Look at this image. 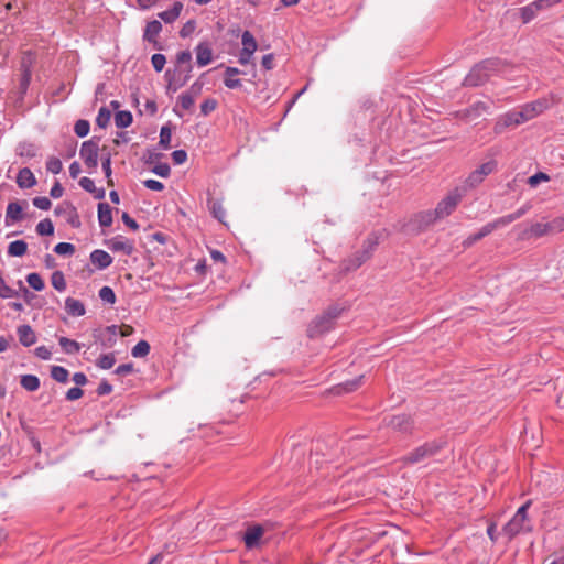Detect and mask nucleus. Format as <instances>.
Listing matches in <instances>:
<instances>
[{"label":"nucleus","mask_w":564,"mask_h":564,"mask_svg":"<svg viewBox=\"0 0 564 564\" xmlns=\"http://www.w3.org/2000/svg\"><path fill=\"white\" fill-rule=\"evenodd\" d=\"M462 198L463 193L458 188L453 189L436 205L435 209L423 212L419 215L421 223L427 226L437 219L449 216L456 209Z\"/></svg>","instance_id":"obj_2"},{"label":"nucleus","mask_w":564,"mask_h":564,"mask_svg":"<svg viewBox=\"0 0 564 564\" xmlns=\"http://www.w3.org/2000/svg\"><path fill=\"white\" fill-rule=\"evenodd\" d=\"M98 223L100 227H109L112 224L111 207L107 203L98 204Z\"/></svg>","instance_id":"obj_28"},{"label":"nucleus","mask_w":564,"mask_h":564,"mask_svg":"<svg viewBox=\"0 0 564 564\" xmlns=\"http://www.w3.org/2000/svg\"><path fill=\"white\" fill-rule=\"evenodd\" d=\"M496 221H490L486 224L478 232L469 235L463 242V246L465 248L471 247L475 242L478 240L485 238L486 236L490 235L494 230L498 229Z\"/></svg>","instance_id":"obj_18"},{"label":"nucleus","mask_w":564,"mask_h":564,"mask_svg":"<svg viewBox=\"0 0 564 564\" xmlns=\"http://www.w3.org/2000/svg\"><path fill=\"white\" fill-rule=\"evenodd\" d=\"M17 184L20 188H31L36 184V178L29 167H23L17 175Z\"/></svg>","instance_id":"obj_25"},{"label":"nucleus","mask_w":564,"mask_h":564,"mask_svg":"<svg viewBox=\"0 0 564 564\" xmlns=\"http://www.w3.org/2000/svg\"><path fill=\"white\" fill-rule=\"evenodd\" d=\"M378 242L379 241H378L377 235L369 236L364 242L360 256L357 257V263L352 264V265H347L346 269L347 270L358 269L362 263H365L370 258V256L373 252L375 248L377 247Z\"/></svg>","instance_id":"obj_16"},{"label":"nucleus","mask_w":564,"mask_h":564,"mask_svg":"<svg viewBox=\"0 0 564 564\" xmlns=\"http://www.w3.org/2000/svg\"><path fill=\"white\" fill-rule=\"evenodd\" d=\"M79 185L83 189H85L88 193H95L96 191L95 182L89 177H82L79 180Z\"/></svg>","instance_id":"obj_62"},{"label":"nucleus","mask_w":564,"mask_h":564,"mask_svg":"<svg viewBox=\"0 0 564 564\" xmlns=\"http://www.w3.org/2000/svg\"><path fill=\"white\" fill-rule=\"evenodd\" d=\"M150 344L147 340H140L132 349L131 355L134 358H143L150 352Z\"/></svg>","instance_id":"obj_41"},{"label":"nucleus","mask_w":564,"mask_h":564,"mask_svg":"<svg viewBox=\"0 0 564 564\" xmlns=\"http://www.w3.org/2000/svg\"><path fill=\"white\" fill-rule=\"evenodd\" d=\"M242 50L254 53L258 48L254 36L249 31H245L241 35Z\"/></svg>","instance_id":"obj_38"},{"label":"nucleus","mask_w":564,"mask_h":564,"mask_svg":"<svg viewBox=\"0 0 564 564\" xmlns=\"http://www.w3.org/2000/svg\"><path fill=\"white\" fill-rule=\"evenodd\" d=\"M492 65V63H479L475 65L464 79L465 86L476 87L486 83L490 74L484 72V68Z\"/></svg>","instance_id":"obj_10"},{"label":"nucleus","mask_w":564,"mask_h":564,"mask_svg":"<svg viewBox=\"0 0 564 564\" xmlns=\"http://www.w3.org/2000/svg\"><path fill=\"white\" fill-rule=\"evenodd\" d=\"M63 169L62 161L58 158L51 156L48 158L46 162V170L51 172L52 174H58L61 173Z\"/></svg>","instance_id":"obj_53"},{"label":"nucleus","mask_w":564,"mask_h":564,"mask_svg":"<svg viewBox=\"0 0 564 564\" xmlns=\"http://www.w3.org/2000/svg\"><path fill=\"white\" fill-rule=\"evenodd\" d=\"M196 29V22L194 20H188L181 29L180 35L185 39L188 37Z\"/></svg>","instance_id":"obj_59"},{"label":"nucleus","mask_w":564,"mask_h":564,"mask_svg":"<svg viewBox=\"0 0 564 564\" xmlns=\"http://www.w3.org/2000/svg\"><path fill=\"white\" fill-rule=\"evenodd\" d=\"M481 63H492V65L484 68V72L489 73L490 76L501 73L505 68V64L499 58H489L482 61Z\"/></svg>","instance_id":"obj_47"},{"label":"nucleus","mask_w":564,"mask_h":564,"mask_svg":"<svg viewBox=\"0 0 564 564\" xmlns=\"http://www.w3.org/2000/svg\"><path fill=\"white\" fill-rule=\"evenodd\" d=\"M444 446H445V442H443L442 440H433V441L426 442V443L417 446L410 453H408L403 457V462L405 464H411V465L425 462L426 459L432 458L435 455H437L444 448Z\"/></svg>","instance_id":"obj_4"},{"label":"nucleus","mask_w":564,"mask_h":564,"mask_svg":"<svg viewBox=\"0 0 564 564\" xmlns=\"http://www.w3.org/2000/svg\"><path fill=\"white\" fill-rule=\"evenodd\" d=\"M115 364L116 357L113 352L104 354L96 361L97 367L105 370L112 368Z\"/></svg>","instance_id":"obj_43"},{"label":"nucleus","mask_w":564,"mask_h":564,"mask_svg":"<svg viewBox=\"0 0 564 564\" xmlns=\"http://www.w3.org/2000/svg\"><path fill=\"white\" fill-rule=\"evenodd\" d=\"M28 251V245L24 240H14L8 246V254L11 257H23Z\"/></svg>","instance_id":"obj_33"},{"label":"nucleus","mask_w":564,"mask_h":564,"mask_svg":"<svg viewBox=\"0 0 564 564\" xmlns=\"http://www.w3.org/2000/svg\"><path fill=\"white\" fill-rule=\"evenodd\" d=\"M172 159L175 164H183L187 160V153L185 150H175L172 153Z\"/></svg>","instance_id":"obj_63"},{"label":"nucleus","mask_w":564,"mask_h":564,"mask_svg":"<svg viewBox=\"0 0 564 564\" xmlns=\"http://www.w3.org/2000/svg\"><path fill=\"white\" fill-rule=\"evenodd\" d=\"M111 119V112L108 108L101 107L96 117V123L99 128H106Z\"/></svg>","instance_id":"obj_49"},{"label":"nucleus","mask_w":564,"mask_h":564,"mask_svg":"<svg viewBox=\"0 0 564 564\" xmlns=\"http://www.w3.org/2000/svg\"><path fill=\"white\" fill-rule=\"evenodd\" d=\"M54 252L59 256H72L75 252V246L69 242H59L54 247Z\"/></svg>","instance_id":"obj_51"},{"label":"nucleus","mask_w":564,"mask_h":564,"mask_svg":"<svg viewBox=\"0 0 564 564\" xmlns=\"http://www.w3.org/2000/svg\"><path fill=\"white\" fill-rule=\"evenodd\" d=\"M32 203L36 208L41 210H47L52 206L51 200L46 196L34 197Z\"/></svg>","instance_id":"obj_57"},{"label":"nucleus","mask_w":564,"mask_h":564,"mask_svg":"<svg viewBox=\"0 0 564 564\" xmlns=\"http://www.w3.org/2000/svg\"><path fill=\"white\" fill-rule=\"evenodd\" d=\"M90 261L98 270H105L112 263V257L101 249H96L90 253Z\"/></svg>","instance_id":"obj_21"},{"label":"nucleus","mask_w":564,"mask_h":564,"mask_svg":"<svg viewBox=\"0 0 564 564\" xmlns=\"http://www.w3.org/2000/svg\"><path fill=\"white\" fill-rule=\"evenodd\" d=\"M208 208L216 219L224 223V219L226 217V210L223 207V204L220 200H217L214 198L208 199Z\"/></svg>","instance_id":"obj_36"},{"label":"nucleus","mask_w":564,"mask_h":564,"mask_svg":"<svg viewBox=\"0 0 564 564\" xmlns=\"http://www.w3.org/2000/svg\"><path fill=\"white\" fill-rule=\"evenodd\" d=\"M362 379H364V376H359L352 380H348L344 383H340L338 384L337 387L334 388L335 392L337 394H341V393H346V392H352L355 391L358 387H360L361 382H362Z\"/></svg>","instance_id":"obj_31"},{"label":"nucleus","mask_w":564,"mask_h":564,"mask_svg":"<svg viewBox=\"0 0 564 564\" xmlns=\"http://www.w3.org/2000/svg\"><path fill=\"white\" fill-rule=\"evenodd\" d=\"M496 165L497 163L494 160L481 164L478 169H476L468 175V177L466 178V185L468 187H475L479 185L487 175L494 172Z\"/></svg>","instance_id":"obj_11"},{"label":"nucleus","mask_w":564,"mask_h":564,"mask_svg":"<svg viewBox=\"0 0 564 564\" xmlns=\"http://www.w3.org/2000/svg\"><path fill=\"white\" fill-rule=\"evenodd\" d=\"M26 282L35 291H42L45 288V283L39 273H29L26 275Z\"/></svg>","instance_id":"obj_45"},{"label":"nucleus","mask_w":564,"mask_h":564,"mask_svg":"<svg viewBox=\"0 0 564 564\" xmlns=\"http://www.w3.org/2000/svg\"><path fill=\"white\" fill-rule=\"evenodd\" d=\"M388 426H390L393 431L400 432L402 434H411L413 431L414 422L410 415L399 414L390 417Z\"/></svg>","instance_id":"obj_15"},{"label":"nucleus","mask_w":564,"mask_h":564,"mask_svg":"<svg viewBox=\"0 0 564 564\" xmlns=\"http://www.w3.org/2000/svg\"><path fill=\"white\" fill-rule=\"evenodd\" d=\"M152 172L161 177H169L171 173L170 165L167 163H159L154 165Z\"/></svg>","instance_id":"obj_58"},{"label":"nucleus","mask_w":564,"mask_h":564,"mask_svg":"<svg viewBox=\"0 0 564 564\" xmlns=\"http://www.w3.org/2000/svg\"><path fill=\"white\" fill-rule=\"evenodd\" d=\"M18 291L13 290L11 286L7 285L6 282L0 285V297L1 299H11L18 296Z\"/></svg>","instance_id":"obj_60"},{"label":"nucleus","mask_w":564,"mask_h":564,"mask_svg":"<svg viewBox=\"0 0 564 564\" xmlns=\"http://www.w3.org/2000/svg\"><path fill=\"white\" fill-rule=\"evenodd\" d=\"M99 140L93 138L83 142L79 156L88 169H97L98 166Z\"/></svg>","instance_id":"obj_6"},{"label":"nucleus","mask_w":564,"mask_h":564,"mask_svg":"<svg viewBox=\"0 0 564 564\" xmlns=\"http://www.w3.org/2000/svg\"><path fill=\"white\" fill-rule=\"evenodd\" d=\"M93 335L97 341H100L104 348H111L117 343V338H115V336H109L101 330H95Z\"/></svg>","instance_id":"obj_39"},{"label":"nucleus","mask_w":564,"mask_h":564,"mask_svg":"<svg viewBox=\"0 0 564 564\" xmlns=\"http://www.w3.org/2000/svg\"><path fill=\"white\" fill-rule=\"evenodd\" d=\"M106 246L112 252H121L126 256H131L134 251L133 241L129 240L128 238L121 235L115 236L111 239L107 240Z\"/></svg>","instance_id":"obj_13"},{"label":"nucleus","mask_w":564,"mask_h":564,"mask_svg":"<svg viewBox=\"0 0 564 564\" xmlns=\"http://www.w3.org/2000/svg\"><path fill=\"white\" fill-rule=\"evenodd\" d=\"M58 343L63 350L68 355H75L82 348V345L78 341L69 339L67 337H59Z\"/></svg>","instance_id":"obj_35"},{"label":"nucleus","mask_w":564,"mask_h":564,"mask_svg":"<svg viewBox=\"0 0 564 564\" xmlns=\"http://www.w3.org/2000/svg\"><path fill=\"white\" fill-rule=\"evenodd\" d=\"M17 155L24 159H33L37 154V147L30 142H20L15 148Z\"/></svg>","instance_id":"obj_29"},{"label":"nucleus","mask_w":564,"mask_h":564,"mask_svg":"<svg viewBox=\"0 0 564 564\" xmlns=\"http://www.w3.org/2000/svg\"><path fill=\"white\" fill-rule=\"evenodd\" d=\"M99 299L107 304H115L116 303V294L110 286H102L98 292Z\"/></svg>","instance_id":"obj_46"},{"label":"nucleus","mask_w":564,"mask_h":564,"mask_svg":"<svg viewBox=\"0 0 564 564\" xmlns=\"http://www.w3.org/2000/svg\"><path fill=\"white\" fill-rule=\"evenodd\" d=\"M217 108V101L213 98L206 99L200 105V112L203 116H208L210 112H213Z\"/></svg>","instance_id":"obj_56"},{"label":"nucleus","mask_w":564,"mask_h":564,"mask_svg":"<svg viewBox=\"0 0 564 564\" xmlns=\"http://www.w3.org/2000/svg\"><path fill=\"white\" fill-rule=\"evenodd\" d=\"M54 213L57 216H63L73 228H78L80 226V219L77 209L69 202H63L58 204L55 207Z\"/></svg>","instance_id":"obj_12"},{"label":"nucleus","mask_w":564,"mask_h":564,"mask_svg":"<svg viewBox=\"0 0 564 564\" xmlns=\"http://www.w3.org/2000/svg\"><path fill=\"white\" fill-rule=\"evenodd\" d=\"M176 63L180 68L185 66L184 72H186L185 80L189 77V74L193 69L192 66V53L189 51L178 52L176 55Z\"/></svg>","instance_id":"obj_30"},{"label":"nucleus","mask_w":564,"mask_h":564,"mask_svg":"<svg viewBox=\"0 0 564 564\" xmlns=\"http://www.w3.org/2000/svg\"><path fill=\"white\" fill-rule=\"evenodd\" d=\"M182 10L183 3L176 1L173 3L171 9L160 12L158 15L165 23H173L180 17Z\"/></svg>","instance_id":"obj_27"},{"label":"nucleus","mask_w":564,"mask_h":564,"mask_svg":"<svg viewBox=\"0 0 564 564\" xmlns=\"http://www.w3.org/2000/svg\"><path fill=\"white\" fill-rule=\"evenodd\" d=\"M132 113L128 110L117 111L115 115V123L118 128H127L132 123Z\"/></svg>","instance_id":"obj_37"},{"label":"nucleus","mask_w":564,"mask_h":564,"mask_svg":"<svg viewBox=\"0 0 564 564\" xmlns=\"http://www.w3.org/2000/svg\"><path fill=\"white\" fill-rule=\"evenodd\" d=\"M19 341L24 347H30L36 341V335L30 325H20L17 328Z\"/></svg>","instance_id":"obj_23"},{"label":"nucleus","mask_w":564,"mask_h":564,"mask_svg":"<svg viewBox=\"0 0 564 564\" xmlns=\"http://www.w3.org/2000/svg\"><path fill=\"white\" fill-rule=\"evenodd\" d=\"M90 124L87 120L80 119L77 120L74 126V132L77 137L84 138L89 133Z\"/></svg>","instance_id":"obj_50"},{"label":"nucleus","mask_w":564,"mask_h":564,"mask_svg":"<svg viewBox=\"0 0 564 564\" xmlns=\"http://www.w3.org/2000/svg\"><path fill=\"white\" fill-rule=\"evenodd\" d=\"M162 31V23L158 20H152L147 23L142 39L153 45L155 50H162L161 44L158 41V36Z\"/></svg>","instance_id":"obj_17"},{"label":"nucleus","mask_w":564,"mask_h":564,"mask_svg":"<svg viewBox=\"0 0 564 564\" xmlns=\"http://www.w3.org/2000/svg\"><path fill=\"white\" fill-rule=\"evenodd\" d=\"M341 311L338 306H332L324 314L313 319L307 328L308 337L316 338L329 332Z\"/></svg>","instance_id":"obj_3"},{"label":"nucleus","mask_w":564,"mask_h":564,"mask_svg":"<svg viewBox=\"0 0 564 564\" xmlns=\"http://www.w3.org/2000/svg\"><path fill=\"white\" fill-rule=\"evenodd\" d=\"M65 310L72 316H83L86 313L85 305L79 300L67 297L65 300Z\"/></svg>","instance_id":"obj_26"},{"label":"nucleus","mask_w":564,"mask_h":564,"mask_svg":"<svg viewBox=\"0 0 564 564\" xmlns=\"http://www.w3.org/2000/svg\"><path fill=\"white\" fill-rule=\"evenodd\" d=\"M69 372L66 368L62 366H52L51 368V377L61 383H66L68 381Z\"/></svg>","instance_id":"obj_40"},{"label":"nucleus","mask_w":564,"mask_h":564,"mask_svg":"<svg viewBox=\"0 0 564 564\" xmlns=\"http://www.w3.org/2000/svg\"><path fill=\"white\" fill-rule=\"evenodd\" d=\"M37 235L40 236H51L54 234V226L51 219L45 218L41 220L35 228Z\"/></svg>","instance_id":"obj_42"},{"label":"nucleus","mask_w":564,"mask_h":564,"mask_svg":"<svg viewBox=\"0 0 564 564\" xmlns=\"http://www.w3.org/2000/svg\"><path fill=\"white\" fill-rule=\"evenodd\" d=\"M561 0H535L528 6L520 9V14L523 23H529L531 20H533L536 14L542 11L546 10L556 3H558Z\"/></svg>","instance_id":"obj_9"},{"label":"nucleus","mask_w":564,"mask_h":564,"mask_svg":"<svg viewBox=\"0 0 564 564\" xmlns=\"http://www.w3.org/2000/svg\"><path fill=\"white\" fill-rule=\"evenodd\" d=\"M20 384L26 391L34 392L40 388V379L34 375H23Z\"/></svg>","instance_id":"obj_34"},{"label":"nucleus","mask_w":564,"mask_h":564,"mask_svg":"<svg viewBox=\"0 0 564 564\" xmlns=\"http://www.w3.org/2000/svg\"><path fill=\"white\" fill-rule=\"evenodd\" d=\"M151 63L153 68L159 73L162 72L165 64H166V57L161 53H155L151 57Z\"/></svg>","instance_id":"obj_54"},{"label":"nucleus","mask_w":564,"mask_h":564,"mask_svg":"<svg viewBox=\"0 0 564 564\" xmlns=\"http://www.w3.org/2000/svg\"><path fill=\"white\" fill-rule=\"evenodd\" d=\"M33 63V55L28 52L21 59V78H20V93L24 95L30 86L32 70L31 66Z\"/></svg>","instance_id":"obj_14"},{"label":"nucleus","mask_w":564,"mask_h":564,"mask_svg":"<svg viewBox=\"0 0 564 564\" xmlns=\"http://www.w3.org/2000/svg\"><path fill=\"white\" fill-rule=\"evenodd\" d=\"M143 185L148 189L155 191V192H161L164 189V184L162 182L152 180V178L143 181Z\"/></svg>","instance_id":"obj_61"},{"label":"nucleus","mask_w":564,"mask_h":564,"mask_svg":"<svg viewBox=\"0 0 564 564\" xmlns=\"http://www.w3.org/2000/svg\"><path fill=\"white\" fill-rule=\"evenodd\" d=\"M195 104V96L192 93H182L178 96L177 105L184 110H191Z\"/></svg>","instance_id":"obj_48"},{"label":"nucleus","mask_w":564,"mask_h":564,"mask_svg":"<svg viewBox=\"0 0 564 564\" xmlns=\"http://www.w3.org/2000/svg\"><path fill=\"white\" fill-rule=\"evenodd\" d=\"M552 105V101L549 98H540L532 102L524 104L520 107L522 115L520 117L524 118L525 122L534 119L535 117L543 113L546 109H549Z\"/></svg>","instance_id":"obj_8"},{"label":"nucleus","mask_w":564,"mask_h":564,"mask_svg":"<svg viewBox=\"0 0 564 564\" xmlns=\"http://www.w3.org/2000/svg\"><path fill=\"white\" fill-rule=\"evenodd\" d=\"M487 111L488 106L482 101H478L464 111V117L467 119H476Z\"/></svg>","instance_id":"obj_32"},{"label":"nucleus","mask_w":564,"mask_h":564,"mask_svg":"<svg viewBox=\"0 0 564 564\" xmlns=\"http://www.w3.org/2000/svg\"><path fill=\"white\" fill-rule=\"evenodd\" d=\"M522 115L520 108L507 111L503 115H500L495 123L494 131L497 134H501L507 128L517 127L525 122L524 118L520 117Z\"/></svg>","instance_id":"obj_7"},{"label":"nucleus","mask_w":564,"mask_h":564,"mask_svg":"<svg viewBox=\"0 0 564 564\" xmlns=\"http://www.w3.org/2000/svg\"><path fill=\"white\" fill-rule=\"evenodd\" d=\"M530 208L531 206L529 204H525L518 208L516 212L495 219V221L499 228H502L523 217L530 210Z\"/></svg>","instance_id":"obj_22"},{"label":"nucleus","mask_w":564,"mask_h":564,"mask_svg":"<svg viewBox=\"0 0 564 564\" xmlns=\"http://www.w3.org/2000/svg\"><path fill=\"white\" fill-rule=\"evenodd\" d=\"M52 285L58 292H63L66 290V281L64 273L62 271H54L51 276Z\"/></svg>","instance_id":"obj_44"},{"label":"nucleus","mask_w":564,"mask_h":564,"mask_svg":"<svg viewBox=\"0 0 564 564\" xmlns=\"http://www.w3.org/2000/svg\"><path fill=\"white\" fill-rule=\"evenodd\" d=\"M84 394V391L79 387L70 388L66 393V399L68 401H75L82 398Z\"/></svg>","instance_id":"obj_64"},{"label":"nucleus","mask_w":564,"mask_h":564,"mask_svg":"<svg viewBox=\"0 0 564 564\" xmlns=\"http://www.w3.org/2000/svg\"><path fill=\"white\" fill-rule=\"evenodd\" d=\"M516 230H518V239L522 241L560 234L564 230V216L547 221L543 219L542 221L520 224L516 226Z\"/></svg>","instance_id":"obj_1"},{"label":"nucleus","mask_w":564,"mask_h":564,"mask_svg":"<svg viewBox=\"0 0 564 564\" xmlns=\"http://www.w3.org/2000/svg\"><path fill=\"white\" fill-rule=\"evenodd\" d=\"M263 535V528L261 525H253L247 529L243 535V542L247 549L252 550L258 546L261 536Z\"/></svg>","instance_id":"obj_20"},{"label":"nucleus","mask_w":564,"mask_h":564,"mask_svg":"<svg viewBox=\"0 0 564 564\" xmlns=\"http://www.w3.org/2000/svg\"><path fill=\"white\" fill-rule=\"evenodd\" d=\"M530 501L522 505L512 517V519L503 527V533L512 539L519 533L530 532L532 529L531 522L528 518V509Z\"/></svg>","instance_id":"obj_5"},{"label":"nucleus","mask_w":564,"mask_h":564,"mask_svg":"<svg viewBox=\"0 0 564 564\" xmlns=\"http://www.w3.org/2000/svg\"><path fill=\"white\" fill-rule=\"evenodd\" d=\"M196 63L199 67L207 66L213 61V51L207 42H202L195 47Z\"/></svg>","instance_id":"obj_19"},{"label":"nucleus","mask_w":564,"mask_h":564,"mask_svg":"<svg viewBox=\"0 0 564 564\" xmlns=\"http://www.w3.org/2000/svg\"><path fill=\"white\" fill-rule=\"evenodd\" d=\"M171 129L167 126H163L160 130V145L163 149H170L171 148Z\"/></svg>","instance_id":"obj_52"},{"label":"nucleus","mask_w":564,"mask_h":564,"mask_svg":"<svg viewBox=\"0 0 564 564\" xmlns=\"http://www.w3.org/2000/svg\"><path fill=\"white\" fill-rule=\"evenodd\" d=\"M101 167H102V171L106 175V177L108 178V184H112V181H111V158H110V154L107 153L106 155H102L101 156Z\"/></svg>","instance_id":"obj_55"},{"label":"nucleus","mask_w":564,"mask_h":564,"mask_svg":"<svg viewBox=\"0 0 564 564\" xmlns=\"http://www.w3.org/2000/svg\"><path fill=\"white\" fill-rule=\"evenodd\" d=\"M22 206L18 202L9 203L6 210V225L10 226L22 220Z\"/></svg>","instance_id":"obj_24"}]
</instances>
